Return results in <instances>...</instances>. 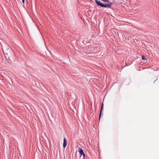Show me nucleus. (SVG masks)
I'll use <instances>...</instances> for the list:
<instances>
[{
    "label": "nucleus",
    "mask_w": 159,
    "mask_h": 159,
    "mask_svg": "<svg viewBox=\"0 0 159 159\" xmlns=\"http://www.w3.org/2000/svg\"><path fill=\"white\" fill-rule=\"evenodd\" d=\"M142 59L143 60H146V57L144 55L142 56Z\"/></svg>",
    "instance_id": "obj_5"
},
{
    "label": "nucleus",
    "mask_w": 159,
    "mask_h": 159,
    "mask_svg": "<svg viewBox=\"0 0 159 159\" xmlns=\"http://www.w3.org/2000/svg\"><path fill=\"white\" fill-rule=\"evenodd\" d=\"M6 54H7V55H8L7 53H6Z\"/></svg>",
    "instance_id": "obj_8"
},
{
    "label": "nucleus",
    "mask_w": 159,
    "mask_h": 159,
    "mask_svg": "<svg viewBox=\"0 0 159 159\" xmlns=\"http://www.w3.org/2000/svg\"><path fill=\"white\" fill-rule=\"evenodd\" d=\"M67 144V140L66 139L64 138L63 139V147L64 148H65Z\"/></svg>",
    "instance_id": "obj_3"
},
{
    "label": "nucleus",
    "mask_w": 159,
    "mask_h": 159,
    "mask_svg": "<svg viewBox=\"0 0 159 159\" xmlns=\"http://www.w3.org/2000/svg\"><path fill=\"white\" fill-rule=\"evenodd\" d=\"M95 1L98 6H100L101 7L108 8L111 7V4H104L98 0H95Z\"/></svg>",
    "instance_id": "obj_1"
},
{
    "label": "nucleus",
    "mask_w": 159,
    "mask_h": 159,
    "mask_svg": "<svg viewBox=\"0 0 159 159\" xmlns=\"http://www.w3.org/2000/svg\"><path fill=\"white\" fill-rule=\"evenodd\" d=\"M22 2L24 4L25 2V0H22Z\"/></svg>",
    "instance_id": "obj_6"
},
{
    "label": "nucleus",
    "mask_w": 159,
    "mask_h": 159,
    "mask_svg": "<svg viewBox=\"0 0 159 159\" xmlns=\"http://www.w3.org/2000/svg\"><path fill=\"white\" fill-rule=\"evenodd\" d=\"M78 152L79 154H80V156H83V159H84L85 158V154L84 153L82 149L80 148H79L78 149Z\"/></svg>",
    "instance_id": "obj_2"
},
{
    "label": "nucleus",
    "mask_w": 159,
    "mask_h": 159,
    "mask_svg": "<svg viewBox=\"0 0 159 159\" xmlns=\"http://www.w3.org/2000/svg\"><path fill=\"white\" fill-rule=\"evenodd\" d=\"M103 106V103H102V105L101 110V111H100V115H99V118L100 117V116H101V113L102 111V109Z\"/></svg>",
    "instance_id": "obj_4"
},
{
    "label": "nucleus",
    "mask_w": 159,
    "mask_h": 159,
    "mask_svg": "<svg viewBox=\"0 0 159 159\" xmlns=\"http://www.w3.org/2000/svg\"><path fill=\"white\" fill-rule=\"evenodd\" d=\"M7 57H8V59H9L10 60V61H11V60L10 59V57L9 56H7Z\"/></svg>",
    "instance_id": "obj_7"
}]
</instances>
